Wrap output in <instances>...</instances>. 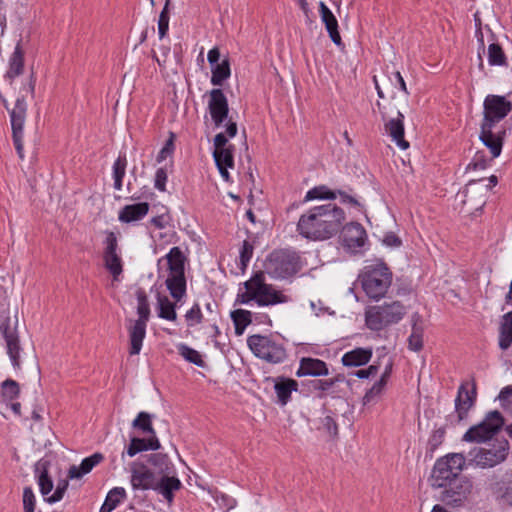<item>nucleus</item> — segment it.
<instances>
[{
    "label": "nucleus",
    "instance_id": "24",
    "mask_svg": "<svg viewBox=\"0 0 512 512\" xmlns=\"http://www.w3.org/2000/svg\"><path fill=\"white\" fill-rule=\"evenodd\" d=\"M319 12L321 20L325 24V28L332 42L337 46L342 45V39L338 31V21L332 11L326 6L324 2H320Z\"/></svg>",
    "mask_w": 512,
    "mask_h": 512
},
{
    "label": "nucleus",
    "instance_id": "19",
    "mask_svg": "<svg viewBox=\"0 0 512 512\" xmlns=\"http://www.w3.org/2000/svg\"><path fill=\"white\" fill-rule=\"evenodd\" d=\"M0 330L3 334V337L6 341L7 353L11 359L12 365L15 368L20 367V345H19V337L16 332V328L11 327L10 320L6 319L0 325Z\"/></svg>",
    "mask_w": 512,
    "mask_h": 512
},
{
    "label": "nucleus",
    "instance_id": "5",
    "mask_svg": "<svg viewBox=\"0 0 512 512\" xmlns=\"http://www.w3.org/2000/svg\"><path fill=\"white\" fill-rule=\"evenodd\" d=\"M465 462V457L461 453H452L437 459L429 477L430 486L433 489H441L462 478Z\"/></svg>",
    "mask_w": 512,
    "mask_h": 512
},
{
    "label": "nucleus",
    "instance_id": "52",
    "mask_svg": "<svg viewBox=\"0 0 512 512\" xmlns=\"http://www.w3.org/2000/svg\"><path fill=\"white\" fill-rule=\"evenodd\" d=\"M174 152V134L171 133L169 139L166 141L165 145L159 151L157 155V162L161 163L166 160L169 156H171Z\"/></svg>",
    "mask_w": 512,
    "mask_h": 512
},
{
    "label": "nucleus",
    "instance_id": "44",
    "mask_svg": "<svg viewBox=\"0 0 512 512\" xmlns=\"http://www.w3.org/2000/svg\"><path fill=\"white\" fill-rule=\"evenodd\" d=\"M389 373H390V367H387L386 371L381 376V379L379 381H377L371 387V389H369L366 392V394L364 395V397H363L364 404H368V403L372 402L375 398H377L382 393V391L386 385Z\"/></svg>",
    "mask_w": 512,
    "mask_h": 512
},
{
    "label": "nucleus",
    "instance_id": "63",
    "mask_svg": "<svg viewBox=\"0 0 512 512\" xmlns=\"http://www.w3.org/2000/svg\"><path fill=\"white\" fill-rule=\"evenodd\" d=\"M151 223L156 228L162 229V228L166 227V225L168 223V219H167V217L165 215H159V216L153 217L151 219Z\"/></svg>",
    "mask_w": 512,
    "mask_h": 512
},
{
    "label": "nucleus",
    "instance_id": "39",
    "mask_svg": "<svg viewBox=\"0 0 512 512\" xmlns=\"http://www.w3.org/2000/svg\"><path fill=\"white\" fill-rule=\"evenodd\" d=\"M211 83L214 86H221L231 75L230 62L224 59L221 63L212 66Z\"/></svg>",
    "mask_w": 512,
    "mask_h": 512
},
{
    "label": "nucleus",
    "instance_id": "20",
    "mask_svg": "<svg viewBox=\"0 0 512 512\" xmlns=\"http://www.w3.org/2000/svg\"><path fill=\"white\" fill-rule=\"evenodd\" d=\"M154 473L143 464L134 463L131 467V485L135 490H149L156 488Z\"/></svg>",
    "mask_w": 512,
    "mask_h": 512
},
{
    "label": "nucleus",
    "instance_id": "35",
    "mask_svg": "<svg viewBox=\"0 0 512 512\" xmlns=\"http://www.w3.org/2000/svg\"><path fill=\"white\" fill-rule=\"evenodd\" d=\"M274 388L279 402L285 405L289 401L291 393L297 390L298 383L293 379L282 378L275 383Z\"/></svg>",
    "mask_w": 512,
    "mask_h": 512
},
{
    "label": "nucleus",
    "instance_id": "28",
    "mask_svg": "<svg viewBox=\"0 0 512 512\" xmlns=\"http://www.w3.org/2000/svg\"><path fill=\"white\" fill-rule=\"evenodd\" d=\"M213 157L222 178L229 181L228 168L234 167L233 148L214 150Z\"/></svg>",
    "mask_w": 512,
    "mask_h": 512
},
{
    "label": "nucleus",
    "instance_id": "26",
    "mask_svg": "<svg viewBox=\"0 0 512 512\" xmlns=\"http://www.w3.org/2000/svg\"><path fill=\"white\" fill-rule=\"evenodd\" d=\"M149 212V204L141 202L124 206L119 212V220L123 223H131L143 219Z\"/></svg>",
    "mask_w": 512,
    "mask_h": 512
},
{
    "label": "nucleus",
    "instance_id": "12",
    "mask_svg": "<svg viewBox=\"0 0 512 512\" xmlns=\"http://www.w3.org/2000/svg\"><path fill=\"white\" fill-rule=\"evenodd\" d=\"M512 110V103L505 96L487 95L483 103V120L481 124L498 127Z\"/></svg>",
    "mask_w": 512,
    "mask_h": 512
},
{
    "label": "nucleus",
    "instance_id": "21",
    "mask_svg": "<svg viewBox=\"0 0 512 512\" xmlns=\"http://www.w3.org/2000/svg\"><path fill=\"white\" fill-rule=\"evenodd\" d=\"M476 401V387L473 384L471 391L466 385H460L455 399V412L457 414V423L461 422L468 416L469 410L474 406Z\"/></svg>",
    "mask_w": 512,
    "mask_h": 512
},
{
    "label": "nucleus",
    "instance_id": "59",
    "mask_svg": "<svg viewBox=\"0 0 512 512\" xmlns=\"http://www.w3.org/2000/svg\"><path fill=\"white\" fill-rule=\"evenodd\" d=\"M383 243L389 247H398L401 245V240L394 233H387L383 238Z\"/></svg>",
    "mask_w": 512,
    "mask_h": 512
},
{
    "label": "nucleus",
    "instance_id": "57",
    "mask_svg": "<svg viewBox=\"0 0 512 512\" xmlns=\"http://www.w3.org/2000/svg\"><path fill=\"white\" fill-rule=\"evenodd\" d=\"M377 373H378V366L370 365L366 369L357 370L354 375L360 379H366L371 376H375Z\"/></svg>",
    "mask_w": 512,
    "mask_h": 512
},
{
    "label": "nucleus",
    "instance_id": "53",
    "mask_svg": "<svg viewBox=\"0 0 512 512\" xmlns=\"http://www.w3.org/2000/svg\"><path fill=\"white\" fill-rule=\"evenodd\" d=\"M67 487H68L67 480L59 481L54 493H52L49 497H46V501L48 503H56V502L62 500V498L67 490Z\"/></svg>",
    "mask_w": 512,
    "mask_h": 512
},
{
    "label": "nucleus",
    "instance_id": "51",
    "mask_svg": "<svg viewBox=\"0 0 512 512\" xmlns=\"http://www.w3.org/2000/svg\"><path fill=\"white\" fill-rule=\"evenodd\" d=\"M36 498L31 487H25L23 490V509L24 512H35Z\"/></svg>",
    "mask_w": 512,
    "mask_h": 512
},
{
    "label": "nucleus",
    "instance_id": "42",
    "mask_svg": "<svg viewBox=\"0 0 512 512\" xmlns=\"http://www.w3.org/2000/svg\"><path fill=\"white\" fill-rule=\"evenodd\" d=\"M127 159L125 155H119L113 164V179L115 190L120 191L123 186V178L126 173Z\"/></svg>",
    "mask_w": 512,
    "mask_h": 512
},
{
    "label": "nucleus",
    "instance_id": "46",
    "mask_svg": "<svg viewBox=\"0 0 512 512\" xmlns=\"http://www.w3.org/2000/svg\"><path fill=\"white\" fill-rule=\"evenodd\" d=\"M178 351H179V354L188 362H191L199 367L205 366V362L202 359L201 354L197 350H195L185 344H181L178 346Z\"/></svg>",
    "mask_w": 512,
    "mask_h": 512
},
{
    "label": "nucleus",
    "instance_id": "54",
    "mask_svg": "<svg viewBox=\"0 0 512 512\" xmlns=\"http://www.w3.org/2000/svg\"><path fill=\"white\" fill-rule=\"evenodd\" d=\"M167 179H168V175H167L166 169L158 168L155 173L154 187L161 192L166 191Z\"/></svg>",
    "mask_w": 512,
    "mask_h": 512
},
{
    "label": "nucleus",
    "instance_id": "58",
    "mask_svg": "<svg viewBox=\"0 0 512 512\" xmlns=\"http://www.w3.org/2000/svg\"><path fill=\"white\" fill-rule=\"evenodd\" d=\"M323 425H324L326 431L331 436H336L338 434V426H337L335 420L331 416H326L323 419Z\"/></svg>",
    "mask_w": 512,
    "mask_h": 512
},
{
    "label": "nucleus",
    "instance_id": "25",
    "mask_svg": "<svg viewBox=\"0 0 512 512\" xmlns=\"http://www.w3.org/2000/svg\"><path fill=\"white\" fill-rule=\"evenodd\" d=\"M49 461L39 460L35 465V473L37 475V482L40 488V492L46 501V497L51 495L53 490V481L48 475Z\"/></svg>",
    "mask_w": 512,
    "mask_h": 512
},
{
    "label": "nucleus",
    "instance_id": "60",
    "mask_svg": "<svg viewBox=\"0 0 512 512\" xmlns=\"http://www.w3.org/2000/svg\"><path fill=\"white\" fill-rule=\"evenodd\" d=\"M337 195L340 196L341 203H343V204H349V205H352L355 207H358L360 205L358 200L355 197L350 196V195L346 194L345 192L338 191Z\"/></svg>",
    "mask_w": 512,
    "mask_h": 512
},
{
    "label": "nucleus",
    "instance_id": "6",
    "mask_svg": "<svg viewBox=\"0 0 512 512\" xmlns=\"http://www.w3.org/2000/svg\"><path fill=\"white\" fill-rule=\"evenodd\" d=\"M303 267L301 256L293 250L279 249L269 254L264 263L265 271L274 279H287Z\"/></svg>",
    "mask_w": 512,
    "mask_h": 512
},
{
    "label": "nucleus",
    "instance_id": "11",
    "mask_svg": "<svg viewBox=\"0 0 512 512\" xmlns=\"http://www.w3.org/2000/svg\"><path fill=\"white\" fill-rule=\"evenodd\" d=\"M247 344L255 356L270 363H280L286 357L285 349L268 336L251 335Z\"/></svg>",
    "mask_w": 512,
    "mask_h": 512
},
{
    "label": "nucleus",
    "instance_id": "29",
    "mask_svg": "<svg viewBox=\"0 0 512 512\" xmlns=\"http://www.w3.org/2000/svg\"><path fill=\"white\" fill-rule=\"evenodd\" d=\"M161 447L157 436H151L148 439L133 437L126 450L129 457L147 450H158Z\"/></svg>",
    "mask_w": 512,
    "mask_h": 512
},
{
    "label": "nucleus",
    "instance_id": "23",
    "mask_svg": "<svg viewBox=\"0 0 512 512\" xmlns=\"http://www.w3.org/2000/svg\"><path fill=\"white\" fill-rule=\"evenodd\" d=\"M329 374L327 364L316 358L304 357L300 360L299 369L296 372L298 377L303 376H326Z\"/></svg>",
    "mask_w": 512,
    "mask_h": 512
},
{
    "label": "nucleus",
    "instance_id": "14",
    "mask_svg": "<svg viewBox=\"0 0 512 512\" xmlns=\"http://www.w3.org/2000/svg\"><path fill=\"white\" fill-rule=\"evenodd\" d=\"M104 266L114 281H119L123 272V261L120 255L118 240L114 232H108L104 241Z\"/></svg>",
    "mask_w": 512,
    "mask_h": 512
},
{
    "label": "nucleus",
    "instance_id": "30",
    "mask_svg": "<svg viewBox=\"0 0 512 512\" xmlns=\"http://www.w3.org/2000/svg\"><path fill=\"white\" fill-rule=\"evenodd\" d=\"M103 460L101 453H94L82 460L79 466L73 465L69 469V478L79 479L85 474H88L96 465Z\"/></svg>",
    "mask_w": 512,
    "mask_h": 512
},
{
    "label": "nucleus",
    "instance_id": "7",
    "mask_svg": "<svg viewBox=\"0 0 512 512\" xmlns=\"http://www.w3.org/2000/svg\"><path fill=\"white\" fill-rule=\"evenodd\" d=\"M136 297L138 319L130 320L129 325L127 326L130 341V355H138L140 353L143 340L146 336L147 323L151 314L146 292L144 290H138Z\"/></svg>",
    "mask_w": 512,
    "mask_h": 512
},
{
    "label": "nucleus",
    "instance_id": "61",
    "mask_svg": "<svg viewBox=\"0 0 512 512\" xmlns=\"http://www.w3.org/2000/svg\"><path fill=\"white\" fill-rule=\"evenodd\" d=\"M208 62L214 66L219 64L218 61L220 59V51L217 47L212 48L207 55Z\"/></svg>",
    "mask_w": 512,
    "mask_h": 512
},
{
    "label": "nucleus",
    "instance_id": "22",
    "mask_svg": "<svg viewBox=\"0 0 512 512\" xmlns=\"http://www.w3.org/2000/svg\"><path fill=\"white\" fill-rule=\"evenodd\" d=\"M396 114V118H391L385 123V131L399 148L405 150L409 147V143L404 139V115L400 111Z\"/></svg>",
    "mask_w": 512,
    "mask_h": 512
},
{
    "label": "nucleus",
    "instance_id": "64",
    "mask_svg": "<svg viewBox=\"0 0 512 512\" xmlns=\"http://www.w3.org/2000/svg\"><path fill=\"white\" fill-rule=\"evenodd\" d=\"M512 396V385L504 387L499 393V400L504 403Z\"/></svg>",
    "mask_w": 512,
    "mask_h": 512
},
{
    "label": "nucleus",
    "instance_id": "34",
    "mask_svg": "<svg viewBox=\"0 0 512 512\" xmlns=\"http://www.w3.org/2000/svg\"><path fill=\"white\" fill-rule=\"evenodd\" d=\"M512 344V311L502 317L499 328V347L507 350Z\"/></svg>",
    "mask_w": 512,
    "mask_h": 512
},
{
    "label": "nucleus",
    "instance_id": "43",
    "mask_svg": "<svg viewBox=\"0 0 512 512\" xmlns=\"http://www.w3.org/2000/svg\"><path fill=\"white\" fill-rule=\"evenodd\" d=\"M488 63L491 66H506L507 57L502 47L497 43H492L488 47Z\"/></svg>",
    "mask_w": 512,
    "mask_h": 512
},
{
    "label": "nucleus",
    "instance_id": "49",
    "mask_svg": "<svg viewBox=\"0 0 512 512\" xmlns=\"http://www.w3.org/2000/svg\"><path fill=\"white\" fill-rule=\"evenodd\" d=\"M169 5H170V0H165V5L159 15L158 33H159L160 39H162L166 36L168 29H169V19H170L169 18Z\"/></svg>",
    "mask_w": 512,
    "mask_h": 512
},
{
    "label": "nucleus",
    "instance_id": "27",
    "mask_svg": "<svg viewBox=\"0 0 512 512\" xmlns=\"http://www.w3.org/2000/svg\"><path fill=\"white\" fill-rule=\"evenodd\" d=\"M497 183L498 179L495 175L490 176L488 179H478L469 182L468 185L466 186L465 201H471L474 194L478 192H483V197H485L488 191H490L494 186H496Z\"/></svg>",
    "mask_w": 512,
    "mask_h": 512
},
{
    "label": "nucleus",
    "instance_id": "17",
    "mask_svg": "<svg viewBox=\"0 0 512 512\" xmlns=\"http://www.w3.org/2000/svg\"><path fill=\"white\" fill-rule=\"evenodd\" d=\"M208 110L216 127H219L227 118L228 100L221 89H212L209 92Z\"/></svg>",
    "mask_w": 512,
    "mask_h": 512
},
{
    "label": "nucleus",
    "instance_id": "45",
    "mask_svg": "<svg viewBox=\"0 0 512 512\" xmlns=\"http://www.w3.org/2000/svg\"><path fill=\"white\" fill-rule=\"evenodd\" d=\"M149 463L161 474H170L172 464L166 454L156 453L149 457Z\"/></svg>",
    "mask_w": 512,
    "mask_h": 512
},
{
    "label": "nucleus",
    "instance_id": "3",
    "mask_svg": "<svg viewBox=\"0 0 512 512\" xmlns=\"http://www.w3.org/2000/svg\"><path fill=\"white\" fill-rule=\"evenodd\" d=\"M163 262H165L168 267L165 285L171 297L175 302H178L186 295L185 256L181 249L175 246L172 247L164 257L158 260V266Z\"/></svg>",
    "mask_w": 512,
    "mask_h": 512
},
{
    "label": "nucleus",
    "instance_id": "8",
    "mask_svg": "<svg viewBox=\"0 0 512 512\" xmlns=\"http://www.w3.org/2000/svg\"><path fill=\"white\" fill-rule=\"evenodd\" d=\"M405 314V306L400 301H393L369 307L365 312V322L369 329L379 331L398 323Z\"/></svg>",
    "mask_w": 512,
    "mask_h": 512
},
{
    "label": "nucleus",
    "instance_id": "41",
    "mask_svg": "<svg viewBox=\"0 0 512 512\" xmlns=\"http://www.w3.org/2000/svg\"><path fill=\"white\" fill-rule=\"evenodd\" d=\"M337 197V192L329 189L325 185L315 186L307 191L304 201L319 200H334Z\"/></svg>",
    "mask_w": 512,
    "mask_h": 512
},
{
    "label": "nucleus",
    "instance_id": "10",
    "mask_svg": "<svg viewBox=\"0 0 512 512\" xmlns=\"http://www.w3.org/2000/svg\"><path fill=\"white\" fill-rule=\"evenodd\" d=\"M440 501L451 508H461L470 502L473 496L474 485L471 479L462 476L449 485L441 488Z\"/></svg>",
    "mask_w": 512,
    "mask_h": 512
},
{
    "label": "nucleus",
    "instance_id": "62",
    "mask_svg": "<svg viewBox=\"0 0 512 512\" xmlns=\"http://www.w3.org/2000/svg\"><path fill=\"white\" fill-rule=\"evenodd\" d=\"M335 382L336 381L334 379L318 380L315 388L321 391H327L335 384Z\"/></svg>",
    "mask_w": 512,
    "mask_h": 512
},
{
    "label": "nucleus",
    "instance_id": "9",
    "mask_svg": "<svg viewBox=\"0 0 512 512\" xmlns=\"http://www.w3.org/2000/svg\"><path fill=\"white\" fill-rule=\"evenodd\" d=\"M504 418L497 410L490 411L477 425L470 427L463 435L462 440L469 443L487 442L501 430Z\"/></svg>",
    "mask_w": 512,
    "mask_h": 512
},
{
    "label": "nucleus",
    "instance_id": "40",
    "mask_svg": "<svg viewBox=\"0 0 512 512\" xmlns=\"http://www.w3.org/2000/svg\"><path fill=\"white\" fill-rule=\"evenodd\" d=\"M132 427L138 429L149 437L156 436L155 429L152 425V415L147 412H140L132 422Z\"/></svg>",
    "mask_w": 512,
    "mask_h": 512
},
{
    "label": "nucleus",
    "instance_id": "50",
    "mask_svg": "<svg viewBox=\"0 0 512 512\" xmlns=\"http://www.w3.org/2000/svg\"><path fill=\"white\" fill-rule=\"evenodd\" d=\"M202 312L199 304H194L185 314V319L189 327H193L202 322Z\"/></svg>",
    "mask_w": 512,
    "mask_h": 512
},
{
    "label": "nucleus",
    "instance_id": "48",
    "mask_svg": "<svg viewBox=\"0 0 512 512\" xmlns=\"http://www.w3.org/2000/svg\"><path fill=\"white\" fill-rule=\"evenodd\" d=\"M408 347L415 352L423 348V330L416 324L413 325L412 332L408 338Z\"/></svg>",
    "mask_w": 512,
    "mask_h": 512
},
{
    "label": "nucleus",
    "instance_id": "13",
    "mask_svg": "<svg viewBox=\"0 0 512 512\" xmlns=\"http://www.w3.org/2000/svg\"><path fill=\"white\" fill-rule=\"evenodd\" d=\"M26 112L27 104L23 96L17 98L14 107L9 111L13 142L21 159L24 158L23 136Z\"/></svg>",
    "mask_w": 512,
    "mask_h": 512
},
{
    "label": "nucleus",
    "instance_id": "36",
    "mask_svg": "<svg viewBox=\"0 0 512 512\" xmlns=\"http://www.w3.org/2000/svg\"><path fill=\"white\" fill-rule=\"evenodd\" d=\"M23 68L24 53L20 46V43H18L9 59V69L6 73V76L10 79H14L23 72Z\"/></svg>",
    "mask_w": 512,
    "mask_h": 512
},
{
    "label": "nucleus",
    "instance_id": "56",
    "mask_svg": "<svg viewBox=\"0 0 512 512\" xmlns=\"http://www.w3.org/2000/svg\"><path fill=\"white\" fill-rule=\"evenodd\" d=\"M233 148L232 145H228V137L224 133H218L214 137V150H223Z\"/></svg>",
    "mask_w": 512,
    "mask_h": 512
},
{
    "label": "nucleus",
    "instance_id": "47",
    "mask_svg": "<svg viewBox=\"0 0 512 512\" xmlns=\"http://www.w3.org/2000/svg\"><path fill=\"white\" fill-rule=\"evenodd\" d=\"M20 394V388L15 380L7 379L1 384V395L3 399L12 401L18 398Z\"/></svg>",
    "mask_w": 512,
    "mask_h": 512
},
{
    "label": "nucleus",
    "instance_id": "37",
    "mask_svg": "<svg viewBox=\"0 0 512 512\" xmlns=\"http://www.w3.org/2000/svg\"><path fill=\"white\" fill-rule=\"evenodd\" d=\"M125 498L126 491L124 488L115 487L111 489L100 508V512H112Z\"/></svg>",
    "mask_w": 512,
    "mask_h": 512
},
{
    "label": "nucleus",
    "instance_id": "16",
    "mask_svg": "<svg viewBox=\"0 0 512 512\" xmlns=\"http://www.w3.org/2000/svg\"><path fill=\"white\" fill-rule=\"evenodd\" d=\"M341 243L351 253H359L368 241L364 227L357 222H350L341 227Z\"/></svg>",
    "mask_w": 512,
    "mask_h": 512
},
{
    "label": "nucleus",
    "instance_id": "1",
    "mask_svg": "<svg viewBox=\"0 0 512 512\" xmlns=\"http://www.w3.org/2000/svg\"><path fill=\"white\" fill-rule=\"evenodd\" d=\"M345 220L344 210L337 205H318L311 207L299 217L297 232L305 239L324 241L334 237Z\"/></svg>",
    "mask_w": 512,
    "mask_h": 512
},
{
    "label": "nucleus",
    "instance_id": "31",
    "mask_svg": "<svg viewBox=\"0 0 512 512\" xmlns=\"http://www.w3.org/2000/svg\"><path fill=\"white\" fill-rule=\"evenodd\" d=\"M372 357V349L370 348H356L349 352H346L342 357V363L344 366H361L370 361Z\"/></svg>",
    "mask_w": 512,
    "mask_h": 512
},
{
    "label": "nucleus",
    "instance_id": "55",
    "mask_svg": "<svg viewBox=\"0 0 512 512\" xmlns=\"http://www.w3.org/2000/svg\"><path fill=\"white\" fill-rule=\"evenodd\" d=\"M252 254H253V246H252V244H250V242L245 240L243 242L242 248L240 250V262L243 267L247 266V264L249 263V261L252 257Z\"/></svg>",
    "mask_w": 512,
    "mask_h": 512
},
{
    "label": "nucleus",
    "instance_id": "15",
    "mask_svg": "<svg viewBox=\"0 0 512 512\" xmlns=\"http://www.w3.org/2000/svg\"><path fill=\"white\" fill-rule=\"evenodd\" d=\"M508 451V441L505 438H496L490 448H480L476 452L474 461L482 468L493 467L506 459Z\"/></svg>",
    "mask_w": 512,
    "mask_h": 512
},
{
    "label": "nucleus",
    "instance_id": "2",
    "mask_svg": "<svg viewBox=\"0 0 512 512\" xmlns=\"http://www.w3.org/2000/svg\"><path fill=\"white\" fill-rule=\"evenodd\" d=\"M244 291L237 293L236 303L249 304L255 302L260 307L274 306L290 301L288 295L276 289L272 284L266 283L264 273L256 272L250 279L243 283Z\"/></svg>",
    "mask_w": 512,
    "mask_h": 512
},
{
    "label": "nucleus",
    "instance_id": "33",
    "mask_svg": "<svg viewBox=\"0 0 512 512\" xmlns=\"http://www.w3.org/2000/svg\"><path fill=\"white\" fill-rule=\"evenodd\" d=\"M156 300L158 317L175 322L177 320L176 303H173L166 295L161 293H157Z\"/></svg>",
    "mask_w": 512,
    "mask_h": 512
},
{
    "label": "nucleus",
    "instance_id": "4",
    "mask_svg": "<svg viewBox=\"0 0 512 512\" xmlns=\"http://www.w3.org/2000/svg\"><path fill=\"white\" fill-rule=\"evenodd\" d=\"M365 294L374 300L384 297L392 283V272L383 261L364 267L359 276Z\"/></svg>",
    "mask_w": 512,
    "mask_h": 512
},
{
    "label": "nucleus",
    "instance_id": "32",
    "mask_svg": "<svg viewBox=\"0 0 512 512\" xmlns=\"http://www.w3.org/2000/svg\"><path fill=\"white\" fill-rule=\"evenodd\" d=\"M181 488V481L175 476L164 474L159 482L156 483L155 490L158 491L168 501L172 502L173 492Z\"/></svg>",
    "mask_w": 512,
    "mask_h": 512
},
{
    "label": "nucleus",
    "instance_id": "38",
    "mask_svg": "<svg viewBox=\"0 0 512 512\" xmlns=\"http://www.w3.org/2000/svg\"><path fill=\"white\" fill-rule=\"evenodd\" d=\"M230 316L237 335H242L246 327L252 322V312L248 310L236 309L231 312Z\"/></svg>",
    "mask_w": 512,
    "mask_h": 512
},
{
    "label": "nucleus",
    "instance_id": "18",
    "mask_svg": "<svg viewBox=\"0 0 512 512\" xmlns=\"http://www.w3.org/2000/svg\"><path fill=\"white\" fill-rule=\"evenodd\" d=\"M505 131L499 127L481 124L480 140L490 150L492 158L501 154Z\"/></svg>",
    "mask_w": 512,
    "mask_h": 512
}]
</instances>
